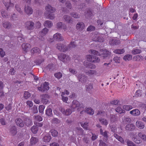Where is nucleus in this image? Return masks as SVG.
<instances>
[{"label":"nucleus","mask_w":146,"mask_h":146,"mask_svg":"<svg viewBox=\"0 0 146 146\" xmlns=\"http://www.w3.org/2000/svg\"><path fill=\"white\" fill-rule=\"evenodd\" d=\"M100 131L101 134L103 135L104 137L107 139L108 137V136L107 134L108 133L107 131H105L104 132H103L102 129H100Z\"/></svg>","instance_id":"obj_35"},{"label":"nucleus","mask_w":146,"mask_h":146,"mask_svg":"<svg viewBox=\"0 0 146 146\" xmlns=\"http://www.w3.org/2000/svg\"><path fill=\"white\" fill-rule=\"evenodd\" d=\"M109 43L111 45H117L119 44L120 41L115 39H111L109 41Z\"/></svg>","instance_id":"obj_21"},{"label":"nucleus","mask_w":146,"mask_h":146,"mask_svg":"<svg viewBox=\"0 0 146 146\" xmlns=\"http://www.w3.org/2000/svg\"><path fill=\"white\" fill-rule=\"evenodd\" d=\"M94 57V56L90 54L87 55L86 58L88 61L93 62H94V60H93Z\"/></svg>","instance_id":"obj_33"},{"label":"nucleus","mask_w":146,"mask_h":146,"mask_svg":"<svg viewBox=\"0 0 146 146\" xmlns=\"http://www.w3.org/2000/svg\"><path fill=\"white\" fill-rule=\"evenodd\" d=\"M110 117L111 121L112 122H114L117 120L116 116L114 115H110Z\"/></svg>","instance_id":"obj_53"},{"label":"nucleus","mask_w":146,"mask_h":146,"mask_svg":"<svg viewBox=\"0 0 146 146\" xmlns=\"http://www.w3.org/2000/svg\"><path fill=\"white\" fill-rule=\"evenodd\" d=\"M52 23L50 21L47 20L45 21L44 26L50 28L52 26Z\"/></svg>","instance_id":"obj_34"},{"label":"nucleus","mask_w":146,"mask_h":146,"mask_svg":"<svg viewBox=\"0 0 146 146\" xmlns=\"http://www.w3.org/2000/svg\"><path fill=\"white\" fill-rule=\"evenodd\" d=\"M25 13L28 14H31L33 13V9L29 6L25 5Z\"/></svg>","instance_id":"obj_19"},{"label":"nucleus","mask_w":146,"mask_h":146,"mask_svg":"<svg viewBox=\"0 0 146 146\" xmlns=\"http://www.w3.org/2000/svg\"><path fill=\"white\" fill-rule=\"evenodd\" d=\"M31 96L30 94L28 92H25L24 94V97L26 99H27Z\"/></svg>","instance_id":"obj_56"},{"label":"nucleus","mask_w":146,"mask_h":146,"mask_svg":"<svg viewBox=\"0 0 146 146\" xmlns=\"http://www.w3.org/2000/svg\"><path fill=\"white\" fill-rule=\"evenodd\" d=\"M136 125L137 127L141 129H143L145 127L144 123L143 122L139 121H137L136 122Z\"/></svg>","instance_id":"obj_22"},{"label":"nucleus","mask_w":146,"mask_h":146,"mask_svg":"<svg viewBox=\"0 0 146 146\" xmlns=\"http://www.w3.org/2000/svg\"><path fill=\"white\" fill-rule=\"evenodd\" d=\"M86 89L87 92L89 93H91L93 89V85L91 84H89L88 85L86 86Z\"/></svg>","instance_id":"obj_30"},{"label":"nucleus","mask_w":146,"mask_h":146,"mask_svg":"<svg viewBox=\"0 0 146 146\" xmlns=\"http://www.w3.org/2000/svg\"><path fill=\"white\" fill-rule=\"evenodd\" d=\"M88 123L87 122H85L84 123V124L82 123H81V126L83 128L86 130L88 129Z\"/></svg>","instance_id":"obj_58"},{"label":"nucleus","mask_w":146,"mask_h":146,"mask_svg":"<svg viewBox=\"0 0 146 146\" xmlns=\"http://www.w3.org/2000/svg\"><path fill=\"white\" fill-rule=\"evenodd\" d=\"M45 106L42 105H40L38 107L39 111L40 113H42L43 112Z\"/></svg>","instance_id":"obj_61"},{"label":"nucleus","mask_w":146,"mask_h":146,"mask_svg":"<svg viewBox=\"0 0 146 146\" xmlns=\"http://www.w3.org/2000/svg\"><path fill=\"white\" fill-rule=\"evenodd\" d=\"M11 24L8 22H4L3 23V27L6 29H9L11 27Z\"/></svg>","instance_id":"obj_46"},{"label":"nucleus","mask_w":146,"mask_h":146,"mask_svg":"<svg viewBox=\"0 0 146 146\" xmlns=\"http://www.w3.org/2000/svg\"><path fill=\"white\" fill-rule=\"evenodd\" d=\"M87 62H84V65L86 67L91 69H94L96 68V67L95 65L90 63L87 64Z\"/></svg>","instance_id":"obj_24"},{"label":"nucleus","mask_w":146,"mask_h":146,"mask_svg":"<svg viewBox=\"0 0 146 146\" xmlns=\"http://www.w3.org/2000/svg\"><path fill=\"white\" fill-rule=\"evenodd\" d=\"M38 139L36 137H32L30 139V143L31 145H35L38 141Z\"/></svg>","instance_id":"obj_23"},{"label":"nucleus","mask_w":146,"mask_h":146,"mask_svg":"<svg viewBox=\"0 0 146 146\" xmlns=\"http://www.w3.org/2000/svg\"><path fill=\"white\" fill-rule=\"evenodd\" d=\"M76 46L77 45L76 44V42H75L71 41L70 43L69 44V48H75Z\"/></svg>","instance_id":"obj_54"},{"label":"nucleus","mask_w":146,"mask_h":146,"mask_svg":"<svg viewBox=\"0 0 146 146\" xmlns=\"http://www.w3.org/2000/svg\"><path fill=\"white\" fill-rule=\"evenodd\" d=\"M92 38L93 40L95 41H98L99 42H102L103 41V38L99 37V35L98 33L94 34L92 36Z\"/></svg>","instance_id":"obj_14"},{"label":"nucleus","mask_w":146,"mask_h":146,"mask_svg":"<svg viewBox=\"0 0 146 146\" xmlns=\"http://www.w3.org/2000/svg\"><path fill=\"white\" fill-rule=\"evenodd\" d=\"M87 75L89 76H91L96 74L97 72L96 70H89L86 72Z\"/></svg>","instance_id":"obj_32"},{"label":"nucleus","mask_w":146,"mask_h":146,"mask_svg":"<svg viewBox=\"0 0 146 146\" xmlns=\"http://www.w3.org/2000/svg\"><path fill=\"white\" fill-rule=\"evenodd\" d=\"M132 56L129 54L125 55L123 58V59L125 61L130 60L132 59Z\"/></svg>","instance_id":"obj_49"},{"label":"nucleus","mask_w":146,"mask_h":146,"mask_svg":"<svg viewBox=\"0 0 146 146\" xmlns=\"http://www.w3.org/2000/svg\"><path fill=\"white\" fill-rule=\"evenodd\" d=\"M84 6L83 3H81L80 5H76L75 7V10H82Z\"/></svg>","instance_id":"obj_45"},{"label":"nucleus","mask_w":146,"mask_h":146,"mask_svg":"<svg viewBox=\"0 0 146 146\" xmlns=\"http://www.w3.org/2000/svg\"><path fill=\"white\" fill-rule=\"evenodd\" d=\"M10 130L12 135H15L17 133L16 128L14 125L11 127L10 128Z\"/></svg>","instance_id":"obj_26"},{"label":"nucleus","mask_w":146,"mask_h":146,"mask_svg":"<svg viewBox=\"0 0 146 146\" xmlns=\"http://www.w3.org/2000/svg\"><path fill=\"white\" fill-rule=\"evenodd\" d=\"M59 59L63 62H67L70 60V58L68 56L64 54H60L58 55Z\"/></svg>","instance_id":"obj_4"},{"label":"nucleus","mask_w":146,"mask_h":146,"mask_svg":"<svg viewBox=\"0 0 146 146\" xmlns=\"http://www.w3.org/2000/svg\"><path fill=\"white\" fill-rule=\"evenodd\" d=\"M45 10L48 13L47 17L50 19H53L54 17L53 13L56 11L55 9L50 5H48L45 7Z\"/></svg>","instance_id":"obj_3"},{"label":"nucleus","mask_w":146,"mask_h":146,"mask_svg":"<svg viewBox=\"0 0 146 146\" xmlns=\"http://www.w3.org/2000/svg\"><path fill=\"white\" fill-rule=\"evenodd\" d=\"M125 50L124 49H116L113 51V52L118 54H121L125 52Z\"/></svg>","instance_id":"obj_40"},{"label":"nucleus","mask_w":146,"mask_h":146,"mask_svg":"<svg viewBox=\"0 0 146 146\" xmlns=\"http://www.w3.org/2000/svg\"><path fill=\"white\" fill-rule=\"evenodd\" d=\"M64 92H62L61 93V96H62V100L63 102L67 103L68 100V98L67 97H64Z\"/></svg>","instance_id":"obj_47"},{"label":"nucleus","mask_w":146,"mask_h":146,"mask_svg":"<svg viewBox=\"0 0 146 146\" xmlns=\"http://www.w3.org/2000/svg\"><path fill=\"white\" fill-rule=\"evenodd\" d=\"M53 68V65L52 64H48L46 67V69L47 70H52Z\"/></svg>","instance_id":"obj_62"},{"label":"nucleus","mask_w":146,"mask_h":146,"mask_svg":"<svg viewBox=\"0 0 146 146\" xmlns=\"http://www.w3.org/2000/svg\"><path fill=\"white\" fill-rule=\"evenodd\" d=\"M119 100H114L111 101L110 102V103L111 104L116 105L118 104L119 103Z\"/></svg>","instance_id":"obj_63"},{"label":"nucleus","mask_w":146,"mask_h":146,"mask_svg":"<svg viewBox=\"0 0 146 146\" xmlns=\"http://www.w3.org/2000/svg\"><path fill=\"white\" fill-rule=\"evenodd\" d=\"M138 136L140 137L143 140L146 141V135L143 134L141 132H139L138 134Z\"/></svg>","instance_id":"obj_44"},{"label":"nucleus","mask_w":146,"mask_h":146,"mask_svg":"<svg viewBox=\"0 0 146 146\" xmlns=\"http://www.w3.org/2000/svg\"><path fill=\"white\" fill-rule=\"evenodd\" d=\"M54 76L60 79L62 76V74L60 72L55 73L54 74Z\"/></svg>","instance_id":"obj_59"},{"label":"nucleus","mask_w":146,"mask_h":146,"mask_svg":"<svg viewBox=\"0 0 146 146\" xmlns=\"http://www.w3.org/2000/svg\"><path fill=\"white\" fill-rule=\"evenodd\" d=\"M95 28L94 26L90 25L88 27L87 29V31H92L95 30Z\"/></svg>","instance_id":"obj_64"},{"label":"nucleus","mask_w":146,"mask_h":146,"mask_svg":"<svg viewBox=\"0 0 146 146\" xmlns=\"http://www.w3.org/2000/svg\"><path fill=\"white\" fill-rule=\"evenodd\" d=\"M76 76L78 79L79 81L82 82H86V81L87 77L84 74H77Z\"/></svg>","instance_id":"obj_12"},{"label":"nucleus","mask_w":146,"mask_h":146,"mask_svg":"<svg viewBox=\"0 0 146 146\" xmlns=\"http://www.w3.org/2000/svg\"><path fill=\"white\" fill-rule=\"evenodd\" d=\"M135 126L133 123L129 124L126 125L125 129L126 130L131 131L135 129Z\"/></svg>","instance_id":"obj_16"},{"label":"nucleus","mask_w":146,"mask_h":146,"mask_svg":"<svg viewBox=\"0 0 146 146\" xmlns=\"http://www.w3.org/2000/svg\"><path fill=\"white\" fill-rule=\"evenodd\" d=\"M114 136L117 139L118 141L122 143H124V141L122 137L119 136L116 134H114Z\"/></svg>","instance_id":"obj_29"},{"label":"nucleus","mask_w":146,"mask_h":146,"mask_svg":"<svg viewBox=\"0 0 146 146\" xmlns=\"http://www.w3.org/2000/svg\"><path fill=\"white\" fill-rule=\"evenodd\" d=\"M141 96V91L139 90L136 91L135 94V96L138 97Z\"/></svg>","instance_id":"obj_57"},{"label":"nucleus","mask_w":146,"mask_h":146,"mask_svg":"<svg viewBox=\"0 0 146 146\" xmlns=\"http://www.w3.org/2000/svg\"><path fill=\"white\" fill-rule=\"evenodd\" d=\"M48 30L46 28H44L43 29L40 33V34L41 36L45 35L48 32Z\"/></svg>","instance_id":"obj_38"},{"label":"nucleus","mask_w":146,"mask_h":146,"mask_svg":"<svg viewBox=\"0 0 146 146\" xmlns=\"http://www.w3.org/2000/svg\"><path fill=\"white\" fill-rule=\"evenodd\" d=\"M34 118L36 121H42V117L38 115H37L34 116Z\"/></svg>","instance_id":"obj_52"},{"label":"nucleus","mask_w":146,"mask_h":146,"mask_svg":"<svg viewBox=\"0 0 146 146\" xmlns=\"http://www.w3.org/2000/svg\"><path fill=\"white\" fill-rule=\"evenodd\" d=\"M3 3L7 9H11L13 8L14 4L10 2V0H3Z\"/></svg>","instance_id":"obj_6"},{"label":"nucleus","mask_w":146,"mask_h":146,"mask_svg":"<svg viewBox=\"0 0 146 146\" xmlns=\"http://www.w3.org/2000/svg\"><path fill=\"white\" fill-rule=\"evenodd\" d=\"M127 145L128 146H137L132 141L127 139Z\"/></svg>","instance_id":"obj_55"},{"label":"nucleus","mask_w":146,"mask_h":146,"mask_svg":"<svg viewBox=\"0 0 146 146\" xmlns=\"http://www.w3.org/2000/svg\"><path fill=\"white\" fill-rule=\"evenodd\" d=\"M51 109L47 108L46 110V114L48 116H50L52 114Z\"/></svg>","instance_id":"obj_43"},{"label":"nucleus","mask_w":146,"mask_h":146,"mask_svg":"<svg viewBox=\"0 0 146 146\" xmlns=\"http://www.w3.org/2000/svg\"><path fill=\"white\" fill-rule=\"evenodd\" d=\"M71 108L73 111H75L76 109L78 111H81L80 113V114L83 113V110H84V106L83 104H80L78 101L75 100H73L72 101Z\"/></svg>","instance_id":"obj_1"},{"label":"nucleus","mask_w":146,"mask_h":146,"mask_svg":"<svg viewBox=\"0 0 146 146\" xmlns=\"http://www.w3.org/2000/svg\"><path fill=\"white\" fill-rule=\"evenodd\" d=\"M76 29L78 31H82L85 28V25L83 22H79L76 25Z\"/></svg>","instance_id":"obj_15"},{"label":"nucleus","mask_w":146,"mask_h":146,"mask_svg":"<svg viewBox=\"0 0 146 146\" xmlns=\"http://www.w3.org/2000/svg\"><path fill=\"white\" fill-rule=\"evenodd\" d=\"M31 130L33 133L36 134L38 130V127L34 125L32 127Z\"/></svg>","instance_id":"obj_42"},{"label":"nucleus","mask_w":146,"mask_h":146,"mask_svg":"<svg viewBox=\"0 0 146 146\" xmlns=\"http://www.w3.org/2000/svg\"><path fill=\"white\" fill-rule=\"evenodd\" d=\"M48 85L49 84L46 82H45L43 83L42 86L44 91L49 89V87L48 86Z\"/></svg>","instance_id":"obj_41"},{"label":"nucleus","mask_w":146,"mask_h":146,"mask_svg":"<svg viewBox=\"0 0 146 146\" xmlns=\"http://www.w3.org/2000/svg\"><path fill=\"white\" fill-rule=\"evenodd\" d=\"M22 47L23 50L26 52L30 49L31 46L29 44L24 43L22 44Z\"/></svg>","instance_id":"obj_17"},{"label":"nucleus","mask_w":146,"mask_h":146,"mask_svg":"<svg viewBox=\"0 0 146 146\" xmlns=\"http://www.w3.org/2000/svg\"><path fill=\"white\" fill-rule=\"evenodd\" d=\"M100 51L102 52L101 54H100V53L98 51L95 50L90 49L88 50L90 54H92L98 56H100L102 55L104 58H105L106 57H108L111 54L110 52L105 49L101 50Z\"/></svg>","instance_id":"obj_2"},{"label":"nucleus","mask_w":146,"mask_h":146,"mask_svg":"<svg viewBox=\"0 0 146 146\" xmlns=\"http://www.w3.org/2000/svg\"><path fill=\"white\" fill-rule=\"evenodd\" d=\"M56 48L60 51L64 52L68 50V47L62 44H57Z\"/></svg>","instance_id":"obj_9"},{"label":"nucleus","mask_w":146,"mask_h":146,"mask_svg":"<svg viewBox=\"0 0 146 146\" xmlns=\"http://www.w3.org/2000/svg\"><path fill=\"white\" fill-rule=\"evenodd\" d=\"M123 110L126 111H129L133 108L132 106L130 105H124L123 107Z\"/></svg>","instance_id":"obj_48"},{"label":"nucleus","mask_w":146,"mask_h":146,"mask_svg":"<svg viewBox=\"0 0 146 146\" xmlns=\"http://www.w3.org/2000/svg\"><path fill=\"white\" fill-rule=\"evenodd\" d=\"M83 112H86V113L89 114L93 115L94 113V111L91 108H88L84 111L83 110Z\"/></svg>","instance_id":"obj_28"},{"label":"nucleus","mask_w":146,"mask_h":146,"mask_svg":"<svg viewBox=\"0 0 146 146\" xmlns=\"http://www.w3.org/2000/svg\"><path fill=\"white\" fill-rule=\"evenodd\" d=\"M56 26L58 29H61L65 30L66 28V26L65 24H63L62 22L58 23L57 24Z\"/></svg>","instance_id":"obj_25"},{"label":"nucleus","mask_w":146,"mask_h":146,"mask_svg":"<svg viewBox=\"0 0 146 146\" xmlns=\"http://www.w3.org/2000/svg\"><path fill=\"white\" fill-rule=\"evenodd\" d=\"M25 26L28 30H32L34 28V23L31 21H27L25 23Z\"/></svg>","instance_id":"obj_11"},{"label":"nucleus","mask_w":146,"mask_h":146,"mask_svg":"<svg viewBox=\"0 0 146 146\" xmlns=\"http://www.w3.org/2000/svg\"><path fill=\"white\" fill-rule=\"evenodd\" d=\"M115 111L120 114L124 113L125 112L124 110H123L120 107H118L115 109Z\"/></svg>","instance_id":"obj_50"},{"label":"nucleus","mask_w":146,"mask_h":146,"mask_svg":"<svg viewBox=\"0 0 146 146\" xmlns=\"http://www.w3.org/2000/svg\"><path fill=\"white\" fill-rule=\"evenodd\" d=\"M59 110L63 115H69L72 112L71 110L69 108L65 110L64 108L61 107L59 108Z\"/></svg>","instance_id":"obj_8"},{"label":"nucleus","mask_w":146,"mask_h":146,"mask_svg":"<svg viewBox=\"0 0 146 146\" xmlns=\"http://www.w3.org/2000/svg\"><path fill=\"white\" fill-rule=\"evenodd\" d=\"M53 38V39L56 41H60L64 40L63 38L61 35L58 33H56L54 34Z\"/></svg>","instance_id":"obj_13"},{"label":"nucleus","mask_w":146,"mask_h":146,"mask_svg":"<svg viewBox=\"0 0 146 146\" xmlns=\"http://www.w3.org/2000/svg\"><path fill=\"white\" fill-rule=\"evenodd\" d=\"M66 8H62V11L63 12H64L66 13H69V9H70L72 8V6L71 3L69 1H67L66 3Z\"/></svg>","instance_id":"obj_10"},{"label":"nucleus","mask_w":146,"mask_h":146,"mask_svg":"<svg viewBox=\"0 0 146 146\" xmlns=\"http://www.w3.org/2000/svg\"><path fill=\"white\" fill-rule=\"evenodd\" d=\"M141 52V50L134 48L133 49V50L131 52V53L133 54H139Z\"/></svg>","instance_id":"obj_39"},{"label":"nucleus","mask_w":146,"mask_h":146,"mask_svg":"<svg viewBox=\"0 0 146 146\" xmlns=\"http://www.w3.org/2000/svg\"><path fill=\"white\" fill-rule=\"evenodd\" d=\"M51 139V136L47 134L44 137L42 138V140L45 142H48L50 141Z\"/></svg>","instance_id":"obj_27"},{"label":"nucleus","mask_w":146,"mask_h":146,"mask_svg":"<svg viewBox=\"0 0 146 146\" xmlns=\"http://www.w3.org/2000/svg\"><path fill=\"white\" fill-rule=\"evenodd\" d=\"M63 18L68 23H70L72 22V18L69 16L65 15L64 16Z\"/></svg>","instance_id":"obj_31"},{"label":"nucleus","mask_w":146,"mask_h":146,"mask_svg":"<svg viewBox=\"0 0 146 146\" xmlns=\"http://www.w3.org/2000/svg\"><path fill=\"white\" fill-rule=\"evenodd\" d=\"M15 122L17 125L20 127H23L24 125V122L22 119L20 118H17L15 120Z\"/></svg>","instance_id":"obj_18"},{"label":"nucleus","mask_w":146,"mask_h":146,"mask_svg":"<svg viewBox=\"0 0 146 146\" xmlns=\"http://www.w3.org/2000/svg\"><path fill=\"white\" fill-rule=\"evenodd\" d=\"M40 49L37 47H35L32 48L31 50V52L32 54H34L35 53H39L40 52Z\"/></svg>","instance_id":"obj_36"},{"label":"nucleus","mask_w":146,"mask_h":146,"mask_svg":"<svg viewBox=\"0 0 146 146\" xmlns=\"http://www.w3.org/2000/svg\"><path fill=\"white\" fill-rule=\"evenodd\" d=\"M52 122L54 124L59 123L60 122V120L56 118H54L52 119Z\"/></svg>","instance_id":"obj_60"},{"label":"nucleus","mask_w":146,"mask_h":146,"mask_svg":"<svg viewBox=\"0 0 146 146\" xmlns=\"http://www.w3.org/2000/svg\"><path fill=\"white\" fill-rule=\"evenodd\" d=\"M99 120L102 124L107 126L108 123V121L106 119L102 118H99Z\"/></svg>","instance_id":"obj_37"},{"label":"nucleus","mask_w":146,"mask_h":146,"mask_svg":"<svg viewBox=\"0 0 146 146\" xmlns=\"http://www.w3.org/2000/svg\"><path fill=\"white\" fill-rule=\"evenodd\" d=\"M130 113L133 115L136 116L139 115L140 114V112L138 109H135L130 111Z\"/></svg>","instance_id":"obj_20"},{"label":"nucleus","mask_w":146,"mask_h":146,"mask_svg":"<svg viewBox=\"0 0 146 146\" xmlns=\"http://www.w3.org/2000/svg\"><path fill=\"white\" fill-rule=\"evenodd\" d=\"M53 137L56 136L58 135V132L57 131L54 129H52L50 131Z\"/></svg>","instance_id":"obj_51"},{"label":"nucleus","mask_w":146,"mask_h":146,"mask_svg":"<svg viewBox=\"0 0 146 146\" xmlns=\"http://www.w3.org/2000/svg\"><path fill=\"white\" fill-rule=\"evenodd\" d=\"M40 97L41 101L43 104L46 105L48 103L49 98V96L48 94H43L41 95Z\"/></svg>","instance_id":"obj_5"},{"label":"nucleus","mask_w":146,"mask_h":146,"mask_svg":"<svg viewBox=\"0 0 146 146\" xmlns=\"http://www.w3.org/2000/svg\"><path fill=\"white\" fill-rule=\"evenodd\" d=\"M131 134L132 135V139L136 143L140 144L142 143V141L140 137L136 135V133H132Z\"/></svg>","instance_id":"obj_7"}]
</instances>
